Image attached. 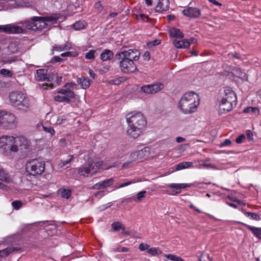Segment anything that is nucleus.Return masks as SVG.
Masks as SVG:
<instances>
[{"label": "nucleus", "mask_w": 261, "mask_h": 261, "mask_svg": "<svg viewBox=\"0 0 261 261\" xmlns=\"http://www.w3.org/2000/svg\"><path fill=\"white\" fill-rule=\"evenodd\" d=\"M245 215L247 217H250L251 219H252L253 220L258 221L260 220L259 216L256 214V213H253L251 212H245Z\"/></svg>", "instance_id": "a19ab883"}, {"label": "nucleus", "mask_w": 261, "mask_h": 261, "mask_svg": "<svg viewBox=\"0 0 261 261\" xmlns=\"http://www.w3.org/2000/svg\"><path fill=\"white\" fill-rule=\"evenodd\" d=\"M112 167H106L102 161L98 160L82 165L78 168V173L84 176H92L96 174L100 169H107Z\"/></svg>", "instance_id": "20e7f679"}, {"label": "nucleus", "mask_w": 261, "mask_h": 261, "mask_svg": "<svg viewBox=\"0 0 261 261\" xmlns=\"http://www.w3.org/2000/svg\"><path fill=\"white\" fill-rule=\"evenodd\" d=\"M149 246L147 244L141 243L139 246V249L141 251H144L146 249H148Z\"/></svg>", "instance_id": "13d9d810"}, {"label": "nucleus", "mask_w": 261, "mask_h": 261, "mask_svg": "<svg viewBox=\"0 0 261 261\" xmlns=\"http://www.w3.org/2000/svg\"><path fill=\"white\" fill-rule=\"evenodd\" d=\"M169 2L168 0H159L155 10L158 12H163L168 10Z\"/></svg>", "instance_id": "a211bd4d"}, {"label": "nucleus", "mask_w": 261, "mask_h": 261, "mask_svg": "<svg viewBox=\"0 0 261 261\" xmlns=\"http://www.w3.org/2000/svg\"><path fill=\"white\" fill-rule=\"evenodd\" d=\"M11 205L16 210H19L23 205L22 202L20 200H15L11 203Z\"/></svg>", "instance_id": "79ce46f5"}, {"label": "nucleus", "mask_w": 261, "mask_h": 261, "mask_svg": "<svg viewBox=\"0 0 261 261\" xmlns=\"http://www.w3.org/2000/svg\"><path fill=\"white\" fill-rule=\"evenodd\" d=\"M199 104L198 94L194 92H187L184 94L179 101L178 107L184 114L194 112Z\"/></svg>", "instance_id": "f03ea898"}, {"label": "nucleus", "mask_w": 261, "mask_h": 261, "mask_svg": "<svg viewBox=\"0 0 261 261\" xmlns=\"http://www.w3.org/2000/svg\"><path fill=\"white\" fill-rule=\"evenodd\" d=\"M0 73L9 77H11L12 75L11 71L7 69H2L0 70Z\"/></svg>", "instance_id": "603ef678"}, {"label": "nucleus", "mask_w": 261, "mask_h": 261, "mask_svg": "<svg viewBox=\"0 0 261 261\" xmlns=\"http://www.w3.org/2000/svg\"><path fill=\"white\" fill-rule=\"evenodd\" d=\"M58 93H60L61 94L64 95L65 97H67L71 100V99H73L75 97L74 92L71 90L69 89L68 88H65V89H61L57 92Z\"/></svg>", "instance_id": "412c9836"}, {"label": "nucleus", "mask_w": 261, "mask_h": 261, "mask_svg": "<svg viewBox=\"0 0 261 261\" xmlns=\"http://www.w3.org/2000/svg\"><path fill=\"white\" fill-rule=\"evenodd\" d=\"M35 17H40V16H34L31 18V20H34L37 25L36 27L38 28L37 31H41L45 28V24L43 19H36Z\"/></svg>", "instance_id": "393cba45"}, {"label": "nucleus", "mask_w": 261, "mask_h": 261, "mask_svg": "<svg viewBox=\"0 0 261 261\" xmlns=\"http://www.w3.org/2000/svg\"><path fill=\"white\" fill-rule=\"evenodd\" d=\"M146 193L145 191H142L139 192L137 195L136 197L134 198V200L135 201L139 202L142 201V199L145 197V194Z\"/></svg>", "instance_id": "4c0bfd02"}, {"label": "nucleus", "mask_w": 261, "mask_h": 261, "mask_svg": "<svg viewBox=\"0 0 261 261\" xmlns=\"http://www.w3.org/2000/svg\"><path fill=\"white\" fill-rule=\"evenodd\" d=\"M168 187L174 189L169 193L171 195H175L180 193L181 189L190 187L191 185L188 184H170L168 185Z\"/></svg>", "instance_id": "2eb2a0df"}, {"label": "nucleus", "mask_w": 261, "mask_h": 261, "mask_svg": "<svg viewBox=\"0 0 261 261\" xmlns=\"http://www.w3.org/2000/svg\"><path fill=\"white\" fill-rule=\"evenodd\" d=\"M116 56L119 60H126L134 62L139 59L140 52L136 49H129L118 53Z\"/></svg>", "instance_id": "6e6552de"}, {"label": "nucleus", "mask_w": 261, "mask_h": 261, "mask_svg": "<svg viewBox=\"0 0 261 261\" xmlns=\"http://www.w3.org/2000/svg\"><path fill=\"white\" fill-rule=\"evenodd\" d=\"M231 144V141L229 139H226L223 142L220 144V147H222L223 146H229Z\"/></svg>", "instance_id": "5fc2aeb1"}, {"label": "nucleus", "mask_w": 261, "mask_h": 261, "mask_svg": "<svg viewBox=\"0 0 261 261\" xmlns=\"http://www.w3.org/2000/svg\"><path fill=\"white\" fill-rule=\"evenodd\" d=\"M114 181V179L113 178L106 179L104 180H102L95 184L93 186V189L98 190L108 188L111 186L112 185H113Z\"/></svg>", "instance_id": "dca6fc26"}, {"label": "nucleus", "mask_w": 261, "mask_h": 261, "mask_svg": "<svg viewBox=\"0 0 261 261\" xmlns=\"http://www.w3.org/2000/svg\"><path fill=\"white\" fill-rule=\"evenodd\" d=\"M17 60L16 57H10L4 61V62L6 63H10L11 62H15Z\"/></svg>", "instance_id": "864d4df0"}, {"label": "nucleus", "mask_w": 261, "mask_h": 261, "mask_svg": "<svg viewBox=\"0 0 261 261\" xmlns=\"http://www.w3.org/2000/svg\"><path fill=\"white\" fill-rule=\"evenodd\" d=\"M35 22L34 20H31V18L30 20H25V21H21L20 22H17V24H21L23 25H25V27L28 29H31L34 31H37L38 30V28L36 27V24L34 23Z\"/></svg>", "instance_id": "aec40b11"}, {"label": "nucleus", "mask_w": 261, "mask_h": 261, "mask_svg": "<svg viewBox=\"0 0 261 261\" xmlns=\"http://www.w3.org/2000/svg\"><path fill=\"white\" fill-rule=\"evenodd\" d=\"M122 81V77H120L115 79L111 80L109 81V83L113 85H119Z\"/></svg>", "instance_id": "c03bdc74"}, {"label": "nucleus", "mask_w": 261, "mask_h": 261, "mask_svg": "<svg viewBox=\"0 0 261 261\" xmlns=\"http://www.w3.org/2000/svg\"><path fill=\"white\" fill-rule=\"evenodd\" d=\"M77 54L75 52L67 51L61 54V56L64 57H75Z\"/></svg>", "instance_id": "3c124183"}, {"label": "nucleus", "mask_w": 261, "mask_h": 261, "mask_svg": "<svg viewBox=\"0 0 261 261\" xmlns=\"http://www.w3.org/2000/svg\"><path fill=\"white\" fill-rule=\"evenodd\" d=\"M105 194V192L103 191H98L96 194H95V196L96 197H100L101 196H102Z\"/></svg>", "instance_id": "774afa93"}, {"label": "nucleus", "mask_w": 261, "mask_h": 261, "mask_svg": "<svg viewBox=\"0 0 261 261\" xmlns=\"http://www.w3.org/2000/svg\"><path fill=\"white\" fill-rule=\"evenodd\" d=\"M244 112L245 113H251L257 115L259 114V110L256 107H248L244 109Z\"/></svg>", "instance_id": "e433bc0d"}, {"label": "nucleus", "mask_w": 261, "mask_h": 261, "mask_svg": "<svg viewBox=\"0 0 261 261\" xmlns=\"http://www.w3.org/2000/svg\"><path fill=\"white\" fill-rule=\"evenodd\" d=\"M114 251L116 252H126L129 251V248H127V247H123L122 248L118 247V248L115 249L114 250Z\"/></svg>", "instance_id": "4d7b16f0"}, {"label": "nucleus", "mask_w": 261, "mask_h": 261, "mask_svg": "<svg viewBox=\"0 0 261 261\" xmlns=\"http://www.w3.org/2000/svg\"><path fill=\"white\" fill-rule=\"evenodd\" d=\"M138 181V180H137L135 179H132L130 181H127V182H124L123 184H121L118 187V188L124 187L128 186V185H129L132 184L136 183V182H137Z\"/></svg>", "instance_id": "8fccbe9b"}, {"label": "nucleus", "mask_w": 261, "mask_h": 261, "mask_svg": "<svg viewBox=\"0 0 261 261\" xmlns=\"http://www.w3.org/2000/svg\"><path fill=\"white\" fill-rule=\"evenodd\" d=\"M10 102L17 110L27 112L31 107L30 97L25 94L19 91H13L9 94Z\"/></svg>", "instance_id": "7ed1b4c3"}, {"label": "nucleus", "mask_w": 261, "mask_h": 261, "mask_svg": "<svg viewBox=\"0 0 261 261\" xmlns=\"http://www.w3.org/2000/svg\"><path fill=\"white\" fill-rule=\"evenodd\" d=\"M246 136L249 140H253V134L250 130H247L246 131Z\"/></svg>", "instance_id": "680f3d73"}, {"label": "nucleus", "mask_w": 261, "mask_h": 261, "mask_svg": "<svg viewBox=\"0 0 261 261\" xmlns=\"http://www.w3.org/2000/svg\"><path fill=\"white\" fill-rule=\"evenodd\" d=\"M58 194L62 198L68 199L71 196V191L70 189L61 188L59 190Z\"/></svg>", "instance_id": "bb28decb"}, {"label": "nucleus", "mask_w": 261, "mask_h": 261, "mask_svg": "<svg viewBox=\"0 0 261 261\" xmlns=\"http://www.w3.org/2000/svg\"><path fill=\"white\" fill-rule=\"evenodd\" d=\"M165 256L173 261H184L181 257L172 254H166Z\"/></svg>", "instance_id": "ea45409f"}, {"label": "nucleus", "mask_w": 261, "mask_h": 261, "mask_svg": "<svg viewBox=\"0 0 261 261\" xmlns=\"http://www.w3.org/2000/svg\"><path fill=\"white\" fill-rule=\"evenodd\" d=\"M94 53L95 50H90L89 52H88L85 56V58L89 60H94Z\"/></svg>", "instance_id": "a18cd8bd"}, {"label": "nucleus", "mask_w": 261, "mask_h": 261, "mask_svg": "<svg viewBox=\"0 0 261 261\" xmlns=\"http://www.w3.org/2000/svg\"><path fill=\"white\" fill-rule=\"evenodd\" d=\"M26 171L31 175H40L45 170V163L39 159H34L27 162Z\"/></svg>", "instance_id": "39448f33"}, {"label": "nucleus", "mask_w": 261, "mask_h": 261, "mask_svg": "<svg viewBox=\"0 0 261 261\" xmlns=\"http://www.w3.org/2000/svg\"><path fill=\"white\" fill-rule=\"evenodd\" d=\"M43 129L46 132L49 133L51 135V136H53L55 135V131L52 127H46L43 126Z\"/></svg>", "instance_id": "de8ad7c7"}, {"label": "nucleus", "mask_w": 261, "mask_h": 261, "mask_svg": "<svg viewBox=\"0 0 261 261\" xmlns=\"http://www.w3.org/2000/svg\"><path fill=\"white\" fill-rule=\"evenodd\" d=\"M139 160H142L149 155V151L146 148L136 151Z\"/></svg>", "instance_id": "c756f323"}, {"label": "nucleus", "mask_w": 261, "mask_h": 261, "mask_svg": "<svg viewBox=\"0 0 261 261\" xmlns=\"http://www.w3.org/2000/svg\"><path fill=\"white\" fill-rule=\"evenodd\" d=\"M126 121L128 125L127 133L133 139L138 138L146 125V120L142 113L133 111L126 115Z\"/></svg>", "instance_id": "f257e3e1"}, {"label": "nucleus", "mask_w": 261, "mask_h": 261, "mask_svg": "<svg viewBox=\"0 0 261 261\" xmlns=\"http://www.w3.org/2000/svg\"><path fill=\"white\" fill-rule=\"evenodd\" d=\"M119 64L121 70L124 73H128L134 72L137 69L134 62L131 61L121 60Z\"/></svg>", "instance_id": "9b49d317"}, {"label": "nucleus", "mask_w": 261, "mask_h": 261, "mask_svg": "<svg viewBox=\"0 0 261 261\" xmlns=\"http://www.w3.org/2000/svg\"><path fill=\"white\" fill-rule=\"evenodd\" d=\"M13 140V136H3L0 138V146L8 148L10 150V146L12 145V140Z\"/></svg>", "instance_id": "f3484780"}, {"label": "nucleus", "mask_w": 261, "mask_h": 261, "mask_svg": "<svg viewBox=\"0 0 261 261\" xmlns=\"http://www.w3.org/2000/svg\"><path fill=\"white\" fill-rule=\"evenodd\" d=\"M182 13L185 16L193 18H198L201 15V11L199 8L192 7L184 9Z\"/></svg>", "instance_id": "ddd939ff"}, {"label": "nucleus", "mask_w": 261, "mask_h": 261, "mask_svg": "<svg viewBox=\"0 0 261 261\" xmlns=\"http://www.w3.org/2000/svg\"><path fill=\"white\" fill-rule=\"evenodd\" d=\"M245 225L253 233V234L261 240V228L255 227L247 224Z\"/></svg>", "instance_id": "cd10ccee"}, {"label": "nucleus", "mask_w": 261, "mask_h": 261, "mask_svg": "<svg viewBox=\"0 0 261 261\" xmlns=\"http://www.w3.org/2000/svg\"><path fill=\"white\" fill-rule=\"evenodd\" d=\"M174 45L178 48H185L188 47L190 45V42L187 39H183L182 40H177L174 39L173 41Z\"/></svg>", "instance_id": "6ab92c4d"}, {"label": "nucleus", "mask_w": 261, "mask_h": 261, "mask_svg": "<svg viewBox=\"0 0 261 261\" xmlns=\"http://www.w3.org/2000/svg\"><path fill=\"white\" fill-rule=\"evenodd\" d=\"M202 258H203V257L202 255H201V257L199 259V261H212L210 258L209 254H206V259H202Z\"/></svg>", "instance_id": "338daca9"}, {"label": "nucleus", "mask_w": 261, "mask_h": 261, "mask_svg": "<svg viewBox=\"0 0 261 261\" xmlns=\"http://www.w3.org/2000/svg\"><path fill=\"white\" fill-rule=\"evenodd\" d=\"M163 85L160 83L151 85H144L141 87V90L147 94L155 93L163 88Z\"/></svg>", "instance_id": "f8f14e48"}, {"label": "nucleus", "mask_w": 261, "mask_h": 261, "mask_svg": "<svg viewBox=\"0 0 261 261\" xmlns=\"http://www.w3.org/2000/svg\"><path fill=\"white\" fill-rule=\"evenodd\" d=\"M245 139V136L244 135H240L236 140V142L238 144H240L243 142V140Z\"/></svg>", "instance_id": "bf43d9fd"}, {"label": "nucleus", "mask_w": 261, "mask_h": 261, "mask_svg": "<svg viewBox=\"0 0 261 261\" xmlns=\"http://www.w3.org/2000/svg\"><path fill=\"white\" fill-rule=\"evenodd\" d=\"M36 79L37 81H51L54 80V75L47 76V70L39 69L36 70Z\"/></svg>", "instance_id": "4468645a"}, {"label": "nucleus", "mask_w": 261, "mask_h": 261, "mask_svg": "<svg viewBox=\"0 0 261 261\" xmlns=\"http://www.w3.org/2000/svg\"><path fill=\"white\" fill-rule=\"evenodd\" d=\"M11 2H14L13 4H11V5H13L14 7H20L22 5L21 3V0H10Z\"/></svg>", "instance_id": "052dcab7"}, {"label": "nucleus", "mask_w": 261, "mask_h": 261, "mask_svg": "<svg viewBox=\"0 0 261 261\" xmlns=\"http://www.w3.org/2000/svg\"><path fill=\"white\" fill-rule=\"evenodd\" d=\"M226 97L223 98L219 105V113H226L232 109V102H236L237 99L235 93L233 92H230L226 94Z\"/></svg>", "instance_id": "0eeeda50"}, {"label": "nucleus", "mask_w": 261, "mask_h": 261, "mask_svg": "<svg viewBox=\"0 0 261 261\" xmlns=\"http://www.w3.org/2000/svg\"><path fill=\"white\" fill-rule=\"evenodd\" d=\"M71 48V45L69 44H68L67 43L63 44L59 46H54L53 47V50H57V51H63L66 49H70Z\"/></svg>", "instance_id": "473e14b6"}, {"label": "nucleus", "mask_w": 261, "mask_h": 261, "mask_svg": "<svg viewBox=\"0 0 261 261\" xmlns=\"http://www.w3.org/2000/svg\"><path fill=\"white\" fill-rule=\"evenodd\" d=\"M236 71L239 77H243L245 75V73L240 69H237Z\"/></svg>", "instance_id": "0e129e2a"}, {"label": "nucleus", "mask_w": 261, "mask_h": 261, "mask_svg": "<svg viewBox=\"0 0 261 261\" xmlns=\"http://www.w3.org/2000/svg\"><path fill=\"white\" fill-rule=\"evenodd\" d=\"M113 57V52L109 49H105L101 54L100 58L103 61L110 60Z\"/></svg>", "instance_id": "b1692460"}, {"label": "nucleus", "mask_w": 261, "mask_h": 261, "mask_svg": "<svg viewBox=\"0 0 261 261\" xmlns=\"http://www.w3.org/2000/svg\"><path fill=\"white\" fill-rule=\"evenodd\" d=\"M143 58L144 60H149L150 59V53L149 51H146L145 52L143 55Z\"/></svg>", "instance_id": "69168bd1"}, {"label": "nucleus", "mask_w": 261, "mask_h": 261, "mask_svg": "<svg viewBox=\"0 0 261 261\" xmlns=\"http://www.w3.org/2000/svg\"><path fill=\"white\" fill-rule=\"evenodd\" d=\"M0 33H4L8 34H22L24 33V30L15 23H10L0 25Z\"/></svg>", "instance_id": "9d476101"}, {"label": "nucleus", "mask_w": 261, "mask_h": 261, "mask_svg": "<svg viewBox=\"0 0 261 261\" xmlns=\"http://www.w3.org/2000/svg\"><path fill=\"white\" fill-rule=\"evenodd\" d=\"M170 36L173 38H182L184 37V34L176 28H172L169 32Z\"/></svg>", "instance_id": "a878e982"}, {"label": "nucleus", "mask_w": 261, "mask_h": 261, "mask_svg": "<svg viewBox=\"0 0 261 261\" xmlns=\"http://www.w3.org/2000/svg\"><path fill=\"white\" fill-rule=\"evenodd\" d=\"M77 83L81 85L83 89H87L90 86L89 80L84 77L79 78L77 80Z\"/></svg>", "instance_id": "7c9ffc66"}, {"label": "nucleus", "mask_w": 261, "mask_h": 261, "mask_svg": "<svg viewBox=\"0 0 261 261\" xmlns=\"http://www.w3.org/2000/svg\"><path fill=\"white\" fill-rule=\"evenodd\" d=\"M160 43L161 41L160 40L156 39L149 42V45L151 46H156L160 44Z\"/></svg>", "instance_id": "e2e57ef3"}, {"label": "nucleus", "mask_w": 261, "mask_h": 261, "mask_svg": "<svg viewBox=\"0 0 261 261\" xmlns=\"http://www.w3.org/2000/svg\"><path fill=\"white\" fill-rule=\"evenodd\" d=\"M0 180H4L7 182H10L12 179L8 173L6 172L4 170H0Z\"/></svg>", "instance_id": "c85d7f7f"}, {"label": "nucleus", "mask_w": 261, "mask_h": 261, "mask_svg": "<svg viewBox=\"0 0 261 261\" xmlns=\"http://www.w3.org/2000/svg\"><path fill=\"white\" fill-rule=\"evenodd\" d=\"M18 121L12 113L0 111V127L5 129H12L16 127Z\"/></svg>", "instance_id": "423d86ee"}, {"label": "nucleus", "mask_w": 261, "mask_h": 261, "mask_svg": "<svg viewBox=\"0 0 261 261\" xmlns=\"http://www.w3.org/2000/svg\"><path fill=\"white\" fill-rule=\"evenodd\" d=\"M111 226L113 230L115 231H119L120 229L124 230L125 229V227L122 224V223L118 221L113 222Z\"/></svg>", "instance_id": "72a5a7b5"}, {"label": "nucleus", "mask_w": 261, "mask_h": 261, "mask_svg": "<svg viewBox=\"0 0 261 261\" xmlns=\"http://www.w3.org/2000/svg\"><path fill=\"white\" fill-rule=\"evenodd\" d=\"M36 19H43L45 25H48V23H50L51 24L57 23L59 19L57 17L54 16H46L42 17H35Z\"/></svg>", "instance_id": "5701e85b"}, {"label": "nucleus", "mask_w": 261, "mask_h": 261, "mask_svg": "<svg viewBox=\"0 0 261 261\" xmlns=\"http://www.w3.org/2000/svg\"><path fill=\"white\" fill-rule=\"evenodd\" d=\"M28 146V140L24 137H18L15 138L13 137V140H12V145L10 146V151L16 152L19 149H26Z\"/></svg>", "instance_id": "1a4fd4ad"}, {"label": "nucleus", "mask_w": 261, "mask_h": 261, "mask_svg": "<svg viewBox=\"0 0 261 261\" xmlns=\"http://www.w3.org/2000/svg\"><path fill=\"white\" fill-rule=\"evenodd\" d=\"M192 164V162H183L177 164L175 169L176 170H181L191 167Z\"/></svg>", "instance_id": "f704fd0d"}, {"label": "nucleus", "mask_w": 261, "mask_h": 261, "mask_svg": "<svg viewBox=\"0 0 261 261\" xmlns=\"http://www.w3.org/2000/svg\"><path fill=\"white\" fill-rule=\"evenodd\" d=\"M137 19L138 20L147 21L149 20V17L145 15L144 14L140 13L139 15H137Z\"/></svg>", "instance_id": "09e8293b"}, {"label": "nucleus", "mask_w": 261, "mask_h": 261, "mask_svg": "<svg viewBox=\"0 0 261 261\" xmlns=\"http://www.w3.org/2000/svg\"><path fill=\"white\" fill-rule=\"evenodd\" d=\"M21 249L17 247H8L0 250V257H6L11 253L20 250Z\"/></svg>", "instance_id": "4be33fe9"}, {"label": "nucleus", "mask_w": 261, "mask_h": 261, "mask_svg": "<svg viewBox=\"0 0 261 261\" xmlns=\"http://www.w3.org/2000/svg\"><path fill=\"white\" fill-rule=\"evenodd\" d=\"M73 28L75 30H81L86 28L84 21H78L75 22L73 25Z\"/></svg>", "instance_id": "c9c22d12"}, {"label": "nucleus", "mask_w": 261, "mask_h": 261, "mask_svg": "<svg viewBox=\"0 0 261 261\" xmlns=\"http://www.w3.org/2000/svg\"><path fill=\"white\" fill-rule=\"evenodd\" d=\"M54 100L59 102H66L69 103L71 101L68 98L65 97V96H61V95H57L54 97Z\"/></svg>", "instance_id": "58836bf2"}, {"label": "nucleus", "mask_w": 261, "mask_h": 261, "mask_svg": "<svg viewBox=\"0 0 261 261\" xmlns=\"http://www.w3.org/2000/svg\"><path fill=\"white\" fill-rule=\"evenodd\" d=\"M159 251H160V253H161V252L160 251V250L155 248L152 247L147 249V252L152 255L158 254Z\"/></svg>", "instance_id": "37998d69"}, {"label": "nucleus", "mask_w": 261, "mask_h": 261, "mask_svg": "<svg viewBox=\"0 0 261 261\" xmlns=\"http://www.w3.org/2000/svg\"><path fill=\"white\" fill-rule=\"evenodd\" d=\"M63 59L61 58L60 57L58 56H55L54 57L50 60V62L52 63H57L59 62L63 61Z\"/></svg>", "instance_id": "6e6d98bb"}, {"label": "nucleus", "mask_w": 261, "mask_h": 261, "mask_svg": "<svg viewBox=\"0 0 261 261\" xmlns=\"http://www.w3.org/2000/svg\"><path fill=\"white\" fill-rule=\"evenodd\" d=\"M73 156L72 155H69L68 156V159L66 160L61 161L60 165L61 167H63L68 164L73 159Z\"/></svg>", "instance_id": "49530a36"}, {"label": "nucleus", "mask_w": 261, "mask_h": 261, "mask_svg": "<svg viewBox=\"0 0 261 261\" xmlns=\"http://www.w3.org/2000/svg\"><path fill=\"white\" fill-rule=\"evenodd\" d=\"M129 159L130 160V161L124 163L122 165L123 168H126L128 166L129 164L132 163V162L136 161L137 160H139L136 151L133 152L130 154Z\"/></svg>", "instance_id": "2f4dec72"}]
</instances>
